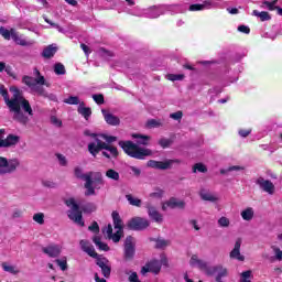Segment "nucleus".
Here are the masks:
<instances>
[{
  "instance_id": "b1692460",
  "label": "nucleus",
  "mask_w": 282,
  "mask_h": 282,
  "mask_svg": "<svg viewBox=\"0 0 282 282\" xmlns=\"http://www.w3.org/2000/svg\"><path fill=\"white\" fill-rule=\"evenodd\" d=\"M93 243L98 248V250H101L104 252H109L110 248L109 245L102 242L101 238L99 236L93 237Z\"/></svg>"
},
{
  "instance_id": "0eeeda50",
  "label": "nucleus",
  "mask_w": 282,
  "mask_h": 282,
  "mask_svg": "<svg viewBox=\"0 0 282 282\" xmlns=\"http://www.w3.org/2000/svg\"><path fill=\"white\" fill-rule=\"evenodd\" d=\"M95 259L96 265L100 268L102 276H105V279H109V276H111V264H109V259L100 258L99 256Z\"/></svg>"
},
{
  "instance_id": "e2e57ef3",
  "label": "nucleus",
  "mask_w": 282,
  "mask_h": 282,
  "mask_svg": "<svg viewBox=\"0 0 282 282\" xmlns=\"http://www.w3.org/2000/svg\"><path fill=\"white\" fill-rule=\"evenodd\" d=\"M56 158L61 164V166H65L67 164V158L63 154H56Z\"/></svg>"
},
{
  "instance_id": "7c9ffc66",
  "label": "nucleus",
  "mask_w": 282,
  "mask_h": 282,
  "mask_svg": "<svg viewBox=\"0 0 282 282\" xmlns=\"http://www.w3.org/2000/svg\"><path fill=\"white\" fill-rule=\"evenodd\" d=\"M241 217L245 221H252V218L254 217V209H252V207L246 208L241 212Z\"/></svg>"
},
{
  "instance_id": "72a5a7b5",
  "label": "nucleus",
  "mask_w": 282,
  "mask_h": 282,
  "mask_svg": "<svg viewBox=\"0 0 282 282\" xmlns=\"http://www.w3.org/2000/svg\"><path fill=\"white\" fill-rule=\"evenodd\" d=\"M148 129H158V127H164L162 119H149L147 121Z\"/></svg>"
},
{
  "instance_id": "a19ab883",
  "label": "nucleus",
  "mask_w": 282,
  "mask_h": 282,
  "mask_svg": "<svg viewBox=\"0 0 282 282\" xmlns=\"http://www.w3.org/2000/svg\"><path fill=\"white\" fill-rule=\"evenodd\" d=\"M22 83L26 85V87H36V80L34 77H30L28 75L23 76Z\"/></svg>"
},
{
  "instance_id": "1a4fd4ad",
  "label": "nucleus",
  "mask_w": 282,
  "mask_h": 282,
  "mask_svg": "<svg viewBox=\"0 0 282 282\" xmlns=\"http://www.w3.org/2000/svg\"><path fill=\"white\" fill-rule=\"evenodd\" d=\"M42 252L44 254H47V257H50L51 259H56L57 257H61L62 250H61V246L51 243L46 247H43Z\"/></svg>"
},
{
  "instance_id": "49530a36",
  "label": "nucleus",
  "mask_w": 282,
  "mask_h": 282,
  "mask_svg": "<svg viewBox=\"0 0 282 282\" xmlns=\"http://www.w3.org/2000/svg\"><path fill=\"white\" fill-rule=\"evenodd\" d=\"M166 78L167 80L175 83V80H184L185 76L184 74H167Z\"/></svg>"
},
{
  "instance_id": "79ce46f5",
  "label": "nucleus",
  "mask_w": 282,
  "mask_h": 282,
  "mask_svg": "<svg viewBox=\"0 0 282 282\" xmlns=\"http://www.w3.org/2000/svg\"><path fill=\"white\" fill-rule=\"evenodd\" d=\"M1 265L4 272H10V274H19V270L14 269L13 265L8 264V262H2Z\"/></svg>"
},
{
  "instance_id": "9b49d317",
  "label": "nucleus",
  "mask_w": 282,
  "mask_h": 282,
  "mask_svg": "<svg viewBox=\"0 0 282 282\" xmlns=\"http://www.w3.org/2000/svg\"><path fill=\"white\" fill-rule=\"evenodd\" d=\"M145 208L148 209L149 217H151L153 221H156V224H162V221H164L162 214H160L158 208L151 205V203H147Z\"/></svg>"
},
{
  "instance_id": "ddd939ff",
  "label": "nucleus",
  "mask_w": 282,
  "mask_h": 282,
  "mask_svg": "<svg viewBox=\"0 0 282 282\" xmlns=\"http://www.w3.org/2000/svg\"><path fill=\"white\" fill-rule=\"evenodd\" d=\"M101 113L107 124H110V127H118L120 124V118L109 112V110L102 109Z\"/></svg>"
},
{
  "instance_id": "bb28decb",
  "label": "nucleus",
  "mask_w": 282,
  "mask_h": 282,
  "mask_svg": "<svg viewBox=\"0 0 282 282\" xmlns=\"http://www.w3.org/2000/svg\"><path fill=\"white\" fill-rule=\"evenodd\" d=\"M33 90L39 95L42 96L43 98H50V100H56V96L55 95H50L47 94V91L45 90V88H43V86H35L33 88Z\"/></svg>"
},
{
  "instance_id": "e433bc0d",
  "label": "nucleus",
  "mask_w": 282,
  "mask_h": 282,
  "mask_svg": "<svg viewBox=\"0 0 282 282\" xmlns=\"http://www.w3.org/2000/svg\"><path fill=\"white\" fill-rule=\"evenodd\" d=\"M126 199L129 202L130 206H137V208H140V206H142V199L135 198L131 194H127Z\"/></svg>"
},
{
  "instance_id": "20e7f679",
  "label": "nucleus",
  "mask_w": 282,
  "mask_h": 282,
  "mask_svg": "<svg viewBox=\"0 0 282 282\" xmlns=\"http://www.w3.org/2000/svg\"><path fill=\"white\" fill-rule=\"evenodd\" d=\"M21 166V162L19 159H10L6 156H0V175H8L10 173H14L17 169Z\"/></svg>"
},
{
  "instance_id": "f704fd0d",
  "label": "nucleus",
  "mask_w": 282,
  "mask_h": 282,
  "mask_svg": "<svg viewBox=\"0 0 282 282\" xmlns=\"http://www.w3.org/2000/svg\"><path fill=\"white\" fill-rule=\"evenodd\" d=\"M122 237H124V229H117L108 239H111L113 243H120Z\"/></svg>"
},
{
  "instance_id": "a18cd8bd",
  "label": "nucleus",
  "mask_w": 282,
  "mask_h": 282,
  "mask_svg": "<svg viewBox=\"0 0 282 282\" xmlns=\"http://www.w3.org/2000/svg\"><path fill=\"white\" fill-rule=\"evenodd\" d=\"M66 105H80V98L78 96H69L68 98L64 99Z\"/></svg>"
},
{
  "instance_id": "a211bd4d",
  "label": "nucleus",
  "mask_w": 282,
  "mask_h": 282,
  "mask_svg": "<svg viewBox=\"0 0 282 282\" xmlns=\"http://www.w3.org/2000/svg\"><path fill=\"white\" fill-rule=\"evenodd\" d=\"M56 52H58V46H56V44H50L48 46L44 47L41 56L43 58H54Z\"/></svg>"
},
{
  "instance_id": "a878e982",
  "label": "nucleus",
  "mask_w": 282,
  "mask_h": 282,
  "mask_svg": "<svg viewBox=\"0 0 282 282\" xmlns=\"http://www.w3.org/2000/svg\"><path fill=\"white\" fill-rule=\"evenodd\" d=\"M132 138L137 140V144H142L143 147H147L149 144V140H151V137L140 133H133Z\"/></svg>"
},
{
  "instance_id": "cd10ccee",
  "label": "nucleus",
  "mask_w": 282,
  "mask_h": 282,
  "mask_svg": "<svg viewBox=\"0 0 282 282\" xmlns=\"http://www.w3.org/2000/svg\"><path fill=\"white\" fill-rule=\"evenodd\" d=\"M199 197L203 202H217V196L213 195L210 192L206 189L199 191Z\"/></svg>"
},
{
  "instance_id": "864d4df0",
  "label": "nucleus",
  "mask_w": 282,
  "mask_h": 282,
  "mask_svg": "<svg viewBox=\"0 0 282 282\" xmlns=\"http://www.w3.org/2000/svg\"><path fill=\"white\" fill-rule=\"evenodd\" d=\"M93 99L97 105H105V95L104 94L93 95Z\"/></svg>"
},
{
  "instance_id": "de8ad7c7",
  "label": "nucleus",
  "mask_w": 282,
  "mask_h": 282,
  "mask_svg": "<svg viewBox=\"0 0 282 282\" xmlns=\"http://www.w3.org/2000/svg\"><path fill=\"white\" fill-rule=\"evenodd\" d=\"M35 74H37V78H35V85H46V87H50V84L45 83V77L41 75V72L39 69H35Z\"/></svg>"
},
{
  "instance_id": "5fc2aeb1",
  "label": "nucleus",
  "mask_w": 282,
  "mask_h": 282,
  "mask_svg": "<svg viewBox=\"0 0 282 282\" xmlns=\"http://www.w3.org/2000/svg\"><path fill=\"white\" fill-rule=\"evenodd\" d=\"M218 225L221 227V228H228V226H230V219H228L227 217H220L218 219Z\"/></svg>"
},
{
  "instance_id": "bf43d9fd",
  "label": "nucleus",
  "mask_w": 282,
  "mask_h": 282,
  "mask_svg": "<svg viewBox=\"0 0 282 282\" xmlns=\"http://www.w3.org/2000/svg\"><path fill=\"white\" fill-rule=\"evenodd\" d=\"M183 117L184 112H182V110H178L170 115V118H172V120H182Z\"/></svg>"
},
{
  "instance_id": "6e6d98bb",
  "label": "nucleus",
  "mask_w": 282,
  "mask_h": 282,
  "mask_svg": "<svg viewBox=\"0 0 282 282\" xmlns=\"http://www.w3.org/2000/svg\"><path fill=\"white\" fill-rule=\"evenodd\" d=\"M99 137L102 138V140H106L108 144H112V142H117L118 140V137H113V135L99 134Z\"/></svg>"
},
{
  "instance_id": "39448f33",
  "label": "nucleus",
  "mask_w": 282,
  "mask_h": 282,
  "mask_svg": "<svg viewBox=\"0 0 282 282\" xmlns=\"http://www.w3.org/2000/svg\"><path fill=\"white\" fill-rule=\"evenodd\" d=\"M149 226H151V221H149V219L142 218V217H138V216L131 218L127 223V228L129 230H134L137 232H140L142 230H147V228H149Z\"/></svg>"
},
{
  "instance_id": "6ab92c4d",
  "label": "nucleus",
  "mask_w": 282,
  "mask_h": 282,
  "mask_svg": "<svg viewBox=\"0 0 282 282\" xmlns=\"http://www.w3.org/2000/svg\"><path fill=\"white\" fill-rule=\"evenodd\" d=\"M111 217H112L113 228L116 230H124L122 218L120 217V214L117 210L112 212Z\"/></svg>"
},
{
  "instance_id": "9d476101",
  "label": "nucleus",
  "mask_w": 282,
  "mask_h": 282,
  "mask_svg": "<svg viewBox=\"0 0 282 282\" xmlns=\"http://www.w3.org/2000/svg\"><path fill=\"white\" fill-rule=\"evenodd\" d=\"M21 138L17 134H9L6 139L0 140V148L10 149V147H17Z\"/></svg>"
},
{
  "instance_id": "f257e3e1",
  "label": "nucleus",
  "mask_w": 282,
  "mask_h": 282,
  "mask_svg": "<svg viewBox=\"0 0 282 282\" xmlns=\"http://www.w3.org/2000/svg\"><path fill=\"white\" fill-rule=\"evenodd\" d=\"M10 91L13 94L11 99L10 95L8 94V88H6L3 84H0V96H2L9 111L13 113V120L25 127V124L30 122V118L25 116V113H29V116H34L32 106L30 105V101L23 97V93H21L18 87L11 86ZM21 107L25 113L21 111Z\"/></svg>"
},
{
  "instance_id": "c9c22d12",
  "label": "nucleus",
  "mask_w": 282,
  "mask_h": 282,
  "mask_svg": "<svg viewBox=\"0 0 282 282\" xmlns=\"http://www.w3.org/2000/svg\"><path fill=\"white\" fill-rule=\"evenodd\" d=\"M279 3V0L268 1L263 0L260 8H267V10H270V12H273V10H276V4Z\"/></svg>"
},
{
  "instance_id": "58836bf2",
  "label": "nucleus",
  "mask_w": 282,
  "mask_h": 282,
  "mask_svg": "<svg viewBox=\"0 0 282 282\" xmlns=\"http://www.w3.org/2000/svg\"><path fill=\"white\" fill-rule=\"evenodd\" d=\"M12 31H15L14 29L8 30L3 26H0V34L6 39V41H10L12 39Z\"/></svg>"
},
{
  "instance_id": "69168bd1",
  "label": "nucleus",
  "mask_w": 282,
  "mask_h": 282,
  "mask_svg": "<svg viewBox=\"0 0 282 282\" xmlns=\"http://www.w3.org/2000/svg\"><path fill=\"white\" fill-rule=\"evenodd\" d=\"M238 32H242V34H249L250 33V26H246V25H239L238 26Z\"/></svg>"
},
{
  "instance_id": "13d9d810",
  "label": "nucleus",
  "mask_w": 282,
  "mask_h": 282,
  "mask_svg": "<svg viewBox=\"0 0 282 282\" xmlns=\"http://www.w3.org/2000/svg\"><path fill=\"white\" fill-rule=\"evenodd\" d=\"M88 230H90V232H95V235H98V232H100V226H98L97 221H93L88 227Z\"/></svg>"
},
{
  "instance_id": "c756f323",
  "label": "nucleus",
  "mask_w": 282,
  "mask_h": 282,
  "mask_svg": "<svg viewBox=\"0 0 282 282\" xmlns=\"http://www.w3.org/2000/svg\"><path fill=\"white\" fill-rule=\"evenodd\" d=\"M253 17H258V19H260V21H270L272 19V15H270L269 12L267 11H261L259 12L258 10H253L252 11Z\"/></svg>"
},
{
  "instance_id": "4be33fe9",
  "label": "nucleus",
  "mask_w": 282,
  "mask_h": 282,
  "mask_svg": "<svg viewBox=\"0 0 282 282\" xmlns=\"http://www.w3.org/2000/svg\"><path fill=\"white\" fill-rule=\"evenodd\" d=\"M11 34L12 40L14 41V43H17V45H21L22 47H30V45H32V42H28L26 40L19 36V32L11 31Z\"/></svg>"
},
{
  "instance_id": "8fccbe9b",
  "label": "nucleus",
  "mask_w": 282,
  "mask_h": 282,
  "mask_svg": "<svg viewBox=\"0 0 282 282\" xmlns=\"http://www.w3.org/2000/svg\"><path fill=\"white\" fill-rule=\"evenodd\" d=\"M91 175H94V173L89 172L88 174H86L85 177L82 178V180L86 181V183L84 184V188L89 187V186H94V180L91 178Z\"/></svg>"
},
{
  "instance_id": "09e8293b",
  "label": "nucleus",
  "mask_w": 282,
  "mask_h": 282,
  "mask_svg": "<svg viewBox=\"0 0 282 282\" xmlns=\"http://www.w3.org/2000/svg\"><path fill=\"white\" fill-rule=\"evenodd\" d=\"M159 144L162 149H169L173 144V140L166 139V138H161L159 140Z\"/></svg>"
},
{
  "instance_id": "0e129e2a",
  "label": "nucleus",
  "mask_w": 282,
  "mask_h": 282,
  "mask_svg": "<svg viewBox=\"0 0 282 282\" xmlns=\"http://www.w3.org/2000/svg\"><path fill=\"white\" fill-rule=\"evenodd\" d=\"M128 281H130V282H141L140 279L138 278V273L137 272H132L129 275Z\"/></svg>"
},
{
  "instance_id": "aec40b11",
  "label": "nucleus",
  "mask_w": 282,
  "mask_h": 282,
  "mask_svg": "<svg viewBox=\"0 0 282 282\" xmlns=\"http://www.w3.org/2000/svg\"><path fill=\"white\" fill-rule=\"evenodd\" d=\"M77 113L85 118L86 120H89L91 118V108L85 107V101H82L77 108Z\"/></svg>"
},
{
  "instance_id": "5701e85b",
  "label": "nucleus",
  "mask_w": 282,
  "mask_h": 282,
  "mask_svg": "<svg viewBox=\"0 0 282 282\" xmlns=\"http://www.w3.org/2000/svg\"><path fill=\"white\" fill-rule=\"evenodd\" d=\"M210 6H213V1L210 0H205L203 4H191L189 12H199L202 10H206V8H210Z\"/></svg>"
},
{
  "instance_id": "f03ea898",
  "label": "nucleus",
  "mask_w": 282,
  "mask_h": 282,
  "mask_svg": "<svg viewBox=\"0 0 282 282\" xmlns=\"http://www.w3.org/2000/svg\"><path fill=\"white\" fill-rule=\"evenodd\" d=\"M119 147L123 149L127 155L134 158V160H144L145 158L153 155L151 149L140 148L132 141H119Z\"/></svg>"
},
{
  "instance_id": "412c9836",
  "label": "nucleus",
  "mask_w": 282,
  "mask_h": 282,
  "mask_svg": "<svg viewBox=\"0 0 282 282\" xmlns=\"http://www.w3.org/2000/svg\"><path fill=\"white\" fill-rule=\"evenodd\" d=\"M102 150H105V143H99V145H97L96 143L90 142L88 144V152L93 158H96V155H98Z\"/></svg>"
},
{
  "instance_id": "4c0bfd02",
  "label": "nucleus",
  "mask_w": 282,
  "mask_h": 282,
  "mask_svg": "<svg viewBox=\"0 0 282 282\" xmlns=\"http://www.w3.org/2000/svg\"><path fill=\"white\" fill-rule=\"evenodd\" d=\"M193 173H208V167L204 163H195L192 167Z\"/></svg>"
},
{
  "instance_id": "dca6fc26",
  "label": "nucleus",
  "mask_w": 282,
  "mask_h": 282,
  "mask_svg": "<svg viewBox=\"0 0 282 282\" xmlns=\"http://www.w3.org/2000/svg\"><path fill=\"white\" fill-rule=\"evenodd\" d=\"M186 206V203L184 200H177L175 197H171L163 206L162 209L166 210L167 208H184Z\"/></svg>"
},
{
  "instance_id": "473e14b6",
  "label": "nucleus",
  "mask_w": 282,
  "mask_h": 282,
  "mask_svg": "<svg viewBox=\"0 0 282 282\" xmlns=\"http://www.w3.org/2000/svg\"><path fill=\"white\" fill-rule=\"evenodd\" d=\"M104 150L109 151L111 158H113L115 160L118 159V155H120V152H118V148L110 145L109 143H104Z\"/></svg>"
},
{
  "instance_id": "37998d69",
  "label": "nucleus",
  "mask_w": 282,
  "mask_h": 282,
  "mask_svg": "<svg viewBox=\"0 0 282 282\" xmlns=\"http://www.w3.org/2000/svg\"><path fill=\"white\" fill-rule=\"evenodd\" d=\"M54 72L57 76H64L65 74V65H63L62 63H56L54 65Z\"/></svg>"
},
{
  "instance_id": "7ed1b4c3",
  "label": "nucleus",
  "mask_w": 282,
  "mask_h": 282,
  "mask_svg": "<svg viewBox=\"0 0 282 282\" xmlns=\"http://www.w3.org/2000/svg\"><path fill=\"white\" fill-rule=\"evenodd\" d=\"M66 206H72L70 210H68V218L78 224V226H85V220H83V210H80V206L76 203V199L68 198L65 200Z\"/></svg>"
},
{
  "instance_id": "ea45409f",
  "label": "nucleus",
  "mask_w": 282,
  "mask_h": 282,
  "mask_svg": "<svg viewBox=\"0 0 282 282\" xmlns=\"http://www.w3.org/2000/svg\"><path fill=\"white\" fill-rule=\"evenodd\" d=\"M94 183H95V188H100L98 186H105V180L102 178V173L100 172L96 173Z\"/></svg>"
},
{
  "instance_id": "2eb2a0df",
  "label": "nucleus",
  "mask_w": 282,
  "mask_h": 282,
  "mask_svg": "<svg viewBox=\"0 0 282 282\" xmlns=\"http://www.w3.org/2000/svg\"><path fill=\"white\" fill-rule=\"evenodd\" d=\"M231 259H237L238 261H245L246 257L241 256V239L238 238L234 249L230 252Z\"/></svg>"
},
{
  "instance_id": "c85d7f7f",
  "label": "nucleus",
  "mask_w": 282,
  "mask_h": 282,
  "mask_svg": "<svg viewBox=\"0 0 282 282\" xmlns=\"http://www.w3.org/2000/svg\"><path fill=\"white\" fill-rule=\"evenodd\" d=\"M105 175L108 180H111L112 182H120V173L113 169H108Z\"/></svg>"
},
{
  "instance_id": "603ef678",
  "label": "nucleus",
  "mask_w": 282,
  "mask_h": 282,
  "mask_svg": "<svg viewBox=\"0 0 282 282\" xmlns=\"http://www.w3.org/2000/svg\"><path fill=\"white\" fill-rule=\"evenodd\" d=\"M163 195H164V191L156 188L155 192L150 194V197H152V199H162Z\"/></svg>"
},
{
  "instance_id": "2f4dec72",
  "label": "nucleus",
  "mask_w": 282,
  "mask_h": 282,
  "mask_svg": "<svg viewBox=\"0 0 282 282\" xmlns=\"http://www.w3.org/2000/svg\"><path fill=\"white\" fill-rule=\"evenodd\" d=\"M80 209L83 213H86L89 215L91 213H96L98 207L94 203H86V204L82 205Z\"/></svg>"
},
{
  "instance_id": "338daca9",
  "label": "nucleus",
  "mask_w": 282,
  "mask_h": 282,
  "mask_svg": "<svg viewBox=\"0 0 282 282\" xmlns=\"http://www.w3.org/2000/svg\"><path fill=\"white\" fill-rule=\"evenodd\" d=\"M158 162H159V161L150 160V161L147 162V166H148L149 169H158Z\"/></svg>"
},
{
  "instance_id": "423d86ee",
  "label": "nucleus",
  "mask_w": 282,
  "mask_h": 282,
  "mask_svg": "<svg viewBox=\"0 0 282 282\" xmlns=\"http://www.w3.org/2000/svg\"><path fill=\"white\" fill-rule=\"evenodd\" d=\"M135 257V245L133 243V236H128L124 240V260L133 261Z\"/></svg>"
},
{
  "instance_id": "3c124183",
  "label": "nucleus",
  "mask_w": 282,
  "mask_h": 282,
  "mask_svg": "<svg viewBox=\"0 0 282 282\" xmlns=\"http://www.w3.org/2000/svg\"><path fill=\"white\" fill-rule=\"evenodd\" d=\"M74 175L77 177V180H83L87 176V174L83 173V169L80 166H76L74 169Z\"/></svg>"
},
{
  "instance_id": "4468645a",
  "label": "nucleus",
  "mask_w": 282,
  "mask_h": 282,
  "mask_svg": "<svg viewBox=\"0 0 282 282\" xmlns=\"http://www.w3.org/2000/svg\"><path fill=\"white\" fill-rule=\"evenodd\" d=\"M257 184L260 185V188H262L264 193H269V195L274 194V184L271 181H264L263 177H259Z\"/></svg>"
},
{
  "instance_id": "c03bdc74",
  "label": "nucleus",
  "mask_w": 282,
  "mask_h": 282,
  "mask_svg": "<svg viewBox=\"0 0 282 282\" xmlns=\"http://www.w3.org/2000/svg\"><path fill=\"white\" fill-rule=\"evenodd\" d=\"M33 221H35L36 224H40V226H43V224H45V214L43 213L34 214Z\"/></svg>"
},
{
  "instance_id": "680f3d73",
  "label": "nucleus",
  "mask_w": 282,
  "mask_h": 282,
  "mask_svg": "<svg viewBox=\"0 0 282 282\" xmlns=\"http://www.w3.org/2000/svg\"><path fill=\"white\" fill-rule=\"evenodd\" d=\"M85 188H86V192H85L86 197H91V195H96V187L89 186Z\"/></svg>"
},
{
  "instance_id": "774afa93",
  "label": "nucleus",
  "mask_w": 282,
  "mask_h": 282,
  "mask_svg": "<svg viewBox=\"0 0 282 282\" xmlns=\"http://www.w3.org/2000/svg\"><path fill=\"white\" fill-rule=\"evenodd\" d=\"M274 253H275V259L278 261H282V250H280L279 248H275Z\"/></svg>"
},
{
  "instance_id": "6e6552de",
  "label": "nucleus",
  "mask_w": 282,
  "mask_h": 282,
  "mask_svg": "<svg viewBox=\"0 0 282 282\" xmlns=\"http://www.w3.org/2000/svg\"><path fill=\"white\" fill-rule=\"evenodd\" d=\"M161 270L162 263L159 260H152L142 267L141 274H147L148 272H152V274H160Z\"/></svg>"
},
{
  "instance_id": "4d7b16f0",
  "label": "nucleus",
  "mask_w": 282,
  "mask_h": 282,
  "mask_svg": "<svg viewBox=\"0 0 282 282\" xmlns=\"http://www.w3.org/2000/svg\"><path fill=\"white\" fill-rule=\"evenodd\" d=\"M155 241H156L155 248L158 249L166 248V246H169L170 243V241L165 239H156Z\"/></svg>"
},
{
  "instance_id": "052dcab7",
  "label": "nucleus",
  "mask_w": 282,
  "mask_h": 282,
  "mask_svg": "<svg viewBox=\"0 0 282 282\" xmlns=\"http://www.w3.org/2000/svg\"><path fill=\"white\" fill-rule=\"evenodd\" d=\"M55 263H57V265H59L61 270L63 272H65V270H67V260H55Z\"/></svg>"
},
{
  "instance_id": "f3484780",
  "label": "nucleus",
  "mask_w": 282,
  "mask_h": 282,
  "mask_svg": "<svg viewBox=\"0 0 282 282\" xmlns=\"http://www.w3.org/2000/svg\"><path fill=\"white\" fill-rule=\"evenodd\" d=\"M173 164H182V161L178 159L167 160V161H158L156 170L158 171H167Z\"/></svg>"
},
{
  "instance_id": "393cba45",
  "label": "nucleus",
  "mask_w": 282,
  "mask_h": 282,
  "mask_svg": "<svg viewBox=\"0 0 282 282\" xmlns=\"http://www.w3.org/2000/svg\"><path fill=\"white\" fill-rule=\"evenodd\" d=\"M221 272H228V270L224 269L221 265H216V267H209L206 269V274L207 276H219Z\"/></svg>"
},
{
  "instance_id": "f8f14e48",
  "label": "nucleus",
  "mask_w": 282,
  "mask_h": 282,
  "mask_svg": "<svg viewBox=\"0 0 282 282\" xmlns=\"http://www.w3.org/2000/svg\"><path fill=\"white\" fill-rule=\"evenodd\" d=\"M79 246L83 250V252H86L88 257H91L93 259H98V252H96V249L89 241L87 240H80Z\"/></svg>"
}]
</instances>
